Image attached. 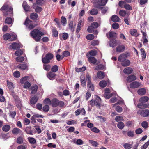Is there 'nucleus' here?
Segmentation results:
<instances>
[{"mask_svg":"<svg viewBox=\"0 0 149 149\" xmlns=\"http://www.w3.org/2000/svg\"><path fill=\"white\" fill-rule=\"evenodd\" d=\"M10 46L14 50L17 49L22 47V45L16 42L13 43Z\"/></svg>","mask_w":149,"mask_h":149,"instance_id":"obj_9","label":"nucleus"},{"mask_svg":"<svg viewBox=\"0 0 149 149\" xmlns=\"http://www.w3.org/2000/svg\"><path fill=\"white\" fill-rule=\"evenodd\" d=\"M98 26V24L97 22H94L91 24V25L88 27L87 31L89 33H91L94 29L97 28Z\"/></svg>","mask_w":149,"mask_h":149,"instance_id":"obj_7","label":"nucleus"},{"mask_svg":"<svg viewBox=\"0 0 149 149\" xmlns=\"http://www.w3.org/2000/svg\"><path fill=\"white\" fill-rule=\"evenodd\" d=\"M96 99L95 100V103L96 106L100 107L101 102V99L98 96H96Z\"/></svg>","mask_w":149,"mask_h":149,"instance_id":"obj_16","label":"nucleus"},{"mask_svg":"<svg viewBox=\"0 0 149 149\" xmlns=\"http://www.w3.org/2000/svg\"><path fill=\"white\" fill-rule=\"evenodd\" d=\"M59 100L56 98H54L51 100V105L53 107H57Z\"/></svg>","mask_w":149,"mask_h":149,"instance_id":"obj_14","label":"nucleus"},{"mask_svg":"<svg viewBox=\"0 0 149 149\" xmlns=\"http://www.w3.org/2000/svg\"><path fill=\"white\" fill-rule=\"evenodd\" d=\"M75 115L78 116L81 114L82 115H85L86 111L84 108L79 109L77 110L75 112Z\"/></svg>","mask_w":149,"mask_h":149,"instance_id":"obj_12","label":"nucleus"},{"mask_svg":"<svg viewBox=\"0 0 149 149\" xmlns=\"http://www.w3.org/2000/svg\"><path fill=\"white\" fill-rule=\"evenodd\" d=\"M127 57V54L125 53L122 54L119 56L118 58V61L121 62L126 60Z\"/></svg>","mask_w":149,"mask_h":149,"instance_id":"obj_8","label":"nucleus"},{"mask_svg":"<svg viewBox=\"0 0 149 149\" xmlns=\"http://www.w3.org/2000/svg\"><path fill=\"white\" fill-rule=\"evenodd\" d=\"M98 13V12L97 9H92L90 11V13L92 15H97Z\"/></svg>","mask_w":149,"mask_h":149,"instance_id":"obj_48","label":"nucleus"},{"mask_svg":"<svg viewBox=\"0 0 149 149\" xmlns=\"http://www.w3.org/2000/svg\"><path fill=\"white\" fill-rule=\"evenodd\" d=\"M89 142L92 145L95 147H97L98 146V144L96 141H95L92 140H89Z\"/></svg>","mask_w":149,"mask_h":149,"instance_id":"obj_41","label":"nucleus"},{"mask_svg":"<svg viewBox=\"0 0 149 149\" xmlns=\"http://www.w3.org/2000/svg\"><path fill=\"white\" fill-rule=\"evenodd\" d=\"M99 85L100 87L104 88L106 86L107 83L106 81L103 80L100 81L99 83Z\"/></svg>","mask_w":149,"mask_h":149,"instance_id":"obj_38","label":"nucleus"},{"mask_svg":"<svg viewBox=\"0 0 149 149\" xmlns=\"http://www.w3.org/2000/svg\"><path fill=\"white\" fill-rule=\"evenodd\" d=\"M146 92V90L145 88H142L138 90L137 93L139 95H143L145 94Z\"/></svg>","mask_w":149,"mask_h":149,"instance_id":"obj_23","label":"nucleus"},{"mask_svg":"<svg viewBox=\"0 0 149 149\" xmlns=\"http://www.w3.org/2000/svg\"><path fill=\"white\" fill-rule=\"evenodd\" d=\"M88 60L91 63L94 64L97 62V60L93 57L90 56L88 58Z\"/></svg>","mask_w":149,"mask_h":149,"instance_id":"obj_35","label":"nucleus"},{"mask_svg":"<svg viewBox=\"0 0 149 149\" xmlns=\"http://www.w3.org/2000/svg\"><path fill=\"white\" fill-rule=\"evenodd\" d=\"M145 104H144V103H142V102H141V103H139L137 105V107L138 108H140V109H145V107H145V105H144Z\"/></svg>","mask_w":149,"mask_h":149,"instance_id":"obj_51","label":"nucleus"},{"mask_svg":"<svg viewBox=\"0 0 149 149\" xmlns=\"http://www.w3.org/2000/svg\"><path fill=\"white\" fill-rule=\"evenodd\" d=\"M23 138L21 136L17 138V142L19 144H22L23 142Z\"/></svg>","mask_w":149,"mask_h":149,"instance_id":"obj_47","label":"nucleus"},{"mask_svg":"<svg viewBox=\"0 0 149 149\" xmlns=\"http://www.w3.org/2000/svg\"><path fill=\"white\" fill-rule=\"evenodd\" d=\"M38 88V86L36 85L32 86L31 88L32 91L31 93L33 94L37 92Z\"/></svg>","mask_w":149,"mask_h":149,"instance_id":"obj_33","label":"nucleus"},{"mask_svg":"<svg viewBox=\"0 0 149 149\" xmlns=\"http://www.w3.org/2000/svg\"><path fill=\"white\" fill-rule=\"evenodd\" d=\"M13 8L10 6L5 4L2 6L0 10H4L3 15L6 17L8 15L10 16L13 15Z\"/></svg>","mask_w":149,"mask_h":149,"instance_id":"obj_2","label":"nucleus"},{"mask_svg":"<svg viewBox=\"0 0 149 149\" xmlns=\"http://www.w3.org/2000/svg\"><path fill=\"white\" fill-rule=\"evenodd\" d=\"M29 143L32 144H34L36 143V141L35 139L33 137H29L28 138Z\"/></svg>","mask_w":149,"mask_h":149,"instance_id":"obj_36","label":"nucleus"},{"mask_svg":"<svg viewBox=\"0 0 149 149\" xmlns=\"http://www.w3.org/2000/svg\"><path fill=\"white\" fill-rule=\"evenodd\" d=\"M38 99V97L35 96L33 97L30 100V103L32 104H34L37 102Z\"/></svg>","mask_w":149,"mask_h":149,"instance_id":"obj_20","label":"nucleus"},{"mask_svg":"<svg viewBox=\"0 0 149 149\" xmlns=\"http://www.w3.org/2000/svg\"><path fill=\"white\" fill-rule=\"evenodd\" d=\"M22 6L25 11H27L29 10L30 7L28 5L26 1H24L23 2Z\"/></svg>","mask_w":149,"mask_h":149,"instance_id":"obj_24","label":"nucleus"},{"mask_svg":"<svg viewBox=\"0 0 149 149\" xmlns=\"http://www.w3.org/2000/svg\"><path fill=\"white\" fill-rule=\"evenodd\" d=\"M141 56L142 57V59H144L146 57V55L145 51L143 49H141Z\"/></svg>","mask_w":149,"mask_h":149,"instance_id":"obj_56","label":"nucleus"},{"mask_svg":"<svg viewBox=\"0 0 149 149\" xmlns=\"http://www.w3.org/2000/svg\"><path fill=\"white\" fill-rule=\"evenodd\" d=\"M32 21L30 20L28 18H26L24 24L27 27V28L29 30L32 29L34 28L36 25L34 24H33L32 23Z\"/></svg>","mask_w":149,"mask_h":149,"instance_id":"obj_5","label":"nucleus"},{"mask_svg":"<svg viewBox=\"0 0 149 149\" xmlns=\"http://www.w3.org/2000/svg\"><path fill=\"white\" fill-rule=\"evenodd\" d=\"M109 44L110 47L114 48L116 47L117 45V41L115 40H111L109 42Z\"/></svg>","mask_w":149,"mask_h":149,"instance_id":"obj_13","label":"nucleus"},{"mask_svg":"<svg viewBox=\"0 0 149 149\" xmlns=\"http://www.w3.org/2000/svg\"><path fill=\"white\" fill-rule=\"evenodd\" d=\"M108 0H98L94 3V7L96 8H101V6H104L107 3Z\"/></svg>","mask_w":149,"mask_h":149,"instance_id":"obj_4","label":"nucleus"},{"mask_svg":"<svg viewBox=\"0 0 149 149\" xmlns=\"http://www.w3.org/2000/svg\"><path fill=\"white\" fill-rule=\"evenodd\" d=\"M23 53V51L21 49H18L15 53V54L16 56L21 55Z\"/></svg>","mask_w":149,"mask_h":149,"instance_id":"obj_58","label":"nucleus"},{"mask_svg":"<svg viewBox=\"0 0 149 149\" xmlns=\"http://www.w3.org/2000/svg\"><path fill=\"white\" fill-rule=\"evenodd\" d=\"M125 48V47L123 45H120L118 46L116 48L117 52H121L124 51Z\"/></svg>","mask_w":149,"mask_h":149,"instance_id":"obj_15","label":"nucleus"},{"mask_svg":"<svg viewBox=\"0 0 149 149\" xmlns=\"http://www.w3.org/2000/svg\"><path fill=\"white\" fill-rule=\"evenodd\" d=\"M149 145V140L141 147V149H146Z\"/></svg>","mask_w":149,"mask_h":149,"instance_id":"obj_64","label":"nucleus"},{"mask_svg":"<svg viewBox=\"0 0 149 149\" xmlns=\"http://www.w3.org/2000/svg\"><path fill=\"white\" fill-rule=\"evenodd\" d=\"M13 20L11 18L7 17L6 19L5 22L6 23L9 24H11Z\"/></svg>","mask_w":149,"mask_h":149,"instance_id":"obj_40","label":"nucleus"},{"mask_svg":"<svg viewBox=\"0 0 149 149\" xmlns=\"http://www.w3.org/2000/svg\"><path fill=\"white\" fill-rule=\"evenodd\" d=\"M141 84L137 81H134L131 83L130 84V87L132 88H138Z\"/></svg>","mask_w":149,"mask_h":149,"instance_id":"obj_10","label":"nucleus"},{"mask_svg":"<svg viewBox=\"0 0 149 149\" xmlns=\"http://www.w3.org/2000/svg\"><path fill=\"white\" fill-rule=\"evenodd\" d=\"M149 100V98L147 96H143L140 98L139 101L142 103H146Z\"/></svg>","mask_w":149,"mask_h":149,"instance_id":"obj_25","label":"nucleus"},{"mask_svg":"<svg viewBox=\"0 0 149 149\" xmlns=\"http://www.w3.org/2000/svg\"><path fill=\"white\" fill-rule=\"evenodd\" d=\"M81 81L82 86L84 87L86 85V81L85 78L83 76L81 77Z\"/></svg>","mask_w":149,"mask_h":149,"instance_id":"obj_45","label":"nucleus"},{"mask_svg":"<svg viewBox=\"0 0 149 149\" xmlns=\"http://www.w3.org/2000/svg\"><path fill=\"white\" fill-rule=\"evenodd\" d=\"M112 27L114 29H116L119 28V25L118 23L114 22L112 24Z\"/></svg>","mask_w":149,"mask_h":149,"instance_id":"obj_60","label":"nucleus"},{"mask_svg":"<svg viewBox=\"0 0 149 149\" xmlns=\"http://www.w3.org/2000/svg\"><path fill=\"white\" fill-rule=\"evenodd\" d=\"M30 35L36 41L38 42L40 41L41 37L44 35V33L38 29H35L31 31Z\"/></svg>","mask_w":149,"mask_h":149,"instance_id":"obj_1","label":"nucleus"},{"mask_svg":"<svg viewBox=\"0 0 149 149\" xmlns=\"http://www.w3.org/2000/svg\"><path fill=\"white\" fill-rule=\"evenodd\" d=\"M56 74H55L52 72H49L47 75L48 78L50 79L54 78Z\"/></svg>","mask_w":149,"mask_h":149,"instance_id":"obj_39","label":"nucleus"},{"mask_svg":"<svg viewBox=\"0 0 149 149\" xmlns=\"http://www.w3.org/2000/svg\"><path fill=\"white\" fill-rule=\"evenodd\" d=\"M58 69V67L56 65H54L51 68V71L54 72H57Z\"/></svg>","mask_w":149,"mask_h":149,"instance_id":"obj_49","label":"nucleus"},{"mask_svg":"<svg viewBox=\"0 0 149 149\" xmlns=\"http://www.w3.org/2000/svg\"><path fill=\"white\" fill-rule=\"evenodd\" d=\"M17 67L22 70H25L27 68L28 66L26 64H21L19 65Z\"/></svg>","mask_w":149,"mask_h":149,"instance_id":"obj_22","label":"nucleus"},{"mask_svg":"<svg viewBox=\"0 0 149 149\" xmlns=\"http://www.w3.org/2000/svg\"><path fill=\"white\" fill-rule=\"evenodd\" d=\"M121 62V65L124 67L128 66L130 65V61L128 59H127Z\"/></svg>","mask_w":149,"mask_h":149,"instance_id":"obj_18","label":"nucleus"},{"mask_svg":"<svg viewBox=\"0 0 149 149\" xmlns=\"http://www.w3.org/2000/svg\"><path fill=\"white\" fill-rule=\"evenodd\" d=\"M53 58V55L51 53H47L45 56L42 58V61L45 64L49 63L50 62V60Z\"/></svg>","mask_w":149,"mask_h":149,"instance_id":"obj_3","label":"nucleus"},{"mask_svg":"<svg viewBox=\"0 0 149 149\" xmlns=\"http://www.w3.org/2000/svg\"><path fill=\"white\" fill-rule=\"evenodd\" d=\"M61 22L65 26L66 23V19L63 16H62L61 17Z\"/></svg>","mask_w":149,"mask_h":149,"instance_id":"obj_55","label":"nucleus"},{"mask_svg":"<svg viewBox=\"0 0 149 149\" xmlns=\"http://www.w3.org/2000/svg\"><path fill=\"white\" fill-rule=\"evenodd\" d=\"M62 55L63 58L64 57L68 56L70 55V53L68 51H65L63 52Z\"/></svg>","mask_w":149,"mask_h":149,"instance_id":"obj_50","label":"nucleus"},{"mask_svg":"<svg viewBox=\"0 0 149 149\" xmlns=\"http://www.w3.org/2000/svg\"><path fill=\"white\" fill-rule=\"evenodd\" d=\"M7 85L10 90L11 91L12 93H14L13 90L14 88V86L13 83L10 82H8Z\"/></svg>","mask_w":149,"mask_h":149,"instance_id":"obj_26","label":"nucleus"},{"mask_svg":"<svg viewBox=\"0 0 149 149\" xmlns=\"http://www.w3.org/2000/svg\"><path fill=\"white\" fill-rule=\"evenodd\" d=\"M97 77L100 79H102L104 77V74L102 71H99L97 73Z\"/></svg>","mask_w":149,"mask_h":149,"instance_id":"obj_32","label":"nucleus"},{"mask_svg":"<svg viewBox=\"0 0 149 149\" xmlns=\"http://www.w3.org/2000/svg\"><path fill=\"white\" fill-rule=\"evenodd\" d=\"M21 130L19 128H15L12 130V133L14 134H17L21 132Z\"/></svg>","mask_w":149,"mask_h":149,"instance_id":"obj_28","label":"nucleus"},{"mask_svg":"<svg viewBox=\"0 0 149 149\" xmlns=\"http://www.w3.org/2000/svg\"><path fill=\"white\" fill-rule=\"evenodd\" d=\"M15 103L16 106L18 108H20L21 107V102L20 101L19 98L17 97L16 99H15Z\"/></svg>","mask_w":149,"mask_h":149,"instance_id":"obj_30","label":"nucleus"},{"mask_svg":"<svg viewBox=\"0 0 149 149\" xmlns=\"http://www.w3.org/2000/svg\"><path fill=\"white\" fill-rule=\"evenodd\" d=\"M118 127L120 129H123L125 126L124 123L122 122H119L117 123Z\"/></svg>","mask_w":149,"mask_h":149,"instance_id":"obj_37","label":"nucleus"},{"mask_svg":"<svg viewBox=\"0 0 149 149\" xmlns=\"http://www.w3.org/2000/svg\"><path fill=\"white\" fill-rule=\"evenodd\" d=\"M124 8L128 10H132V7L130 5L128 4H125Z\"/></svg>","mask_w":149,"mask_h":149,"instance_id":"obj_57","label":"nucleus"},{"mask_svg":"<svg viewBox=\"0 0 149 149\" xmlns=\"http://www.w3.org/2000/svg\"><path fill=\"white\" fill-rule=\"evenodd\" d=\"M31 84L29 82H25L24 85V88H29L31 86Z\"/></svg>","mask_w":149,"mask_h":149,"instance_id":"obj_63","label":"nucleus"},{"mask_svg":"<svg viewBox=\"0 0 149 149\" xmlns=\"http://www.w3.org/2000/svg\"><path fill=\"white\" fill-rule=\"evenodd\" d=\"M136 77L134 75H130L127 78V82H130L136 80Z\"/></svg>","mask_w":149,"mask_h":149,"instance_id":"obj_17","label":"nucleus"},{"mask_svg":"<svg viewBox=\"0 0 149 149\" xmlns=\"http://www.w3.org/2000/svg\"><path fill=\"white\" fill-rule=\"evenodd\" d=\"M49 109V106L47 105H45L42 108V109L43 111L45 112H48Z\"/></svg>","mask_w":149,"mask_h":149,"instance_id":"obj_59","label":"nucleus"},{"mask_svg":"<svg viewBox=\"0 0 149 149\" xmlns=\"http://www.w3.org/2000/svg\"><path fill=\"white\" fill-rule=\"evenodd\" d=\"M13 36L14 37V39H15V36L13 35L12 34L6 33L3 35V38L5 40H6L10 39H12V37Z\"/></svg>","mask_w":149,"mask_h":149,"instance_id":"obj_11","label":"nucleus"},{"mask_svg":"<svg viewBox=\"0 0 149 149\" xmlns=\"http://www.w3.org/2000/svg\"><path fill=\"white\" fill-rule=\"evenodd\" d=\"M11 128L10 125H3L2 127V130L3 131L7 132L9 131Z\"/></svg>","mask_w":149,"mask_h":149,"instance_id":"obj_27","label":"nucleus"},{"mask_svg":"<svg viewBox=\"0 0 149 149\" xmlns=\"http://www.w3.org/2000/svg\"><path fill=\"white\" fill-rule=\"evenodd\" d=\"M119 14L120 16L124 17L125 16L126 13L125 10H122L119 11Z\"/></svg>","mask_w":149,"mask_h":149,"instance_id":"obj_53","label":"nucleus"},{"mask_svg":"<svg viewBox=\"0 0 149 149\" xmlns=\"http://www.w3.org/2000/svg\"><path fill=\"white\" fill-rule=\"evenodd\" d=\"M111 19L112 21L114 22H118L120 20L119 17L116 15H113L111 17Z\"/></svg>","mask_w":149,"mask_h":149,"instance_id":"obj_29","label":"nucleus"},{"mask_svg":"<svg viewBox=\"0 0 149 149\" xmlns=\"http://www.w3.org/2000/svg\"><path fill=\"white\" fill-rule=\"evenodd\" d=\"M137 113L142 117H147L149 116V110L140 109L138 111Z\"/></svg>","mask_w":149,"mask_h":149,"instance_id":"obj_6","label":"nucleus"},{"mask_svg":"<svg viewBox=\"0 0 149 149\" xmlns=\"http://www.w3.org/2000/svg\"><path fill=\"white\" fill-rule=\"evenodd\" d=\"M87 87L89 89H91L92 91L94 90V86L91 82H88L87 84Z\"/></svg>","mask_w":149,"mask_h":149,"instance_id":"obj_42","label":"nucleus"},{"mask_svg":"<svg viewBox=\"0 0 149 149\" xmlns=\"http://www.w3.org/2000/svg\"><path fill=\"white\" fill-rule=\"evenodd\" d=\"M89 53L91 56H95L97 54V52L95 50H92L90 51Z\"/></svg>","mask_w":149,"mask_h":149,"instance_id":"obj_54","label":"nucleus"},{"mask_svg":"<svg viewBox=\"0 0 149 149\" xmlns=\"http://www.w3.org/2000/svg\"><path fill=\"white\" fill-rule=\"evenodd\" d=\"M132 71V68L130 67L125 68L123 70L124 72L126 74H129L131 73Z\"/></svg>","mask_w":149,"mask_h":149,"instance_id":"obj_21","label":"nucleus"},{"mask_svg":"<svg viewBox=\"0 0 149 149\" xmlns=\"http://www.w3.org/2000/svg\"><path fill=\"white\" fill-rule=\"evenodd\" d=\"M86 38L88 40H91L94 38V36L92 34H90L87 35L86 36Z\"/></svg>","mask_w":149,"mask_h":149,"instance_id":"obj_52","label":"nucleus"},{"mask_svg":"<svg viewBox=\"0 0 149 149\" xmlns=\"http://www.w3.org/2000/svg\"><path fill=\"white\" fill-rule=\"evenodd\" d=\"M73 22L72 21H71L69 22V29H70L72 32L74 31V27L73 25Z\"/></svg>","mask_w":149,"mask_h":149,"instance_id":"obj_34","label":"nucleus"},{"mask_svg":"<svg viewBox=\"0 0 149 149\" xmlns=\"http://www.w3.org/2000/svg\"><path fill=\"white\" fill-rule=\"evenodd\" d=\"M45 104H48L49 105L51 104V100L48 98L45 99L43 101Z\"/></svg>","mask_w":149,"mask_h":149,"instance_id":"obj_62","label":"nucleus"},{"mask_svg":"<svg viewBox=\"0 0 149 149\" xmlns=\"http://www.w3.org/2000/svg\"><path fill=\"white\" fill-rule=\"evenodd\" d=\"M132 144L125 143L124 144L123 146L125 149H130L132 148Z\"/></svg>","mask_w":149,"mask_h":149,"instance_id":"obj_46","label":"nucleus"},{"mask_svg":"<svg viewBox=\"0 0 149 149\" xmlns=\"http://www.w3.org/2000/svg\"><path fill=\"white\" fill-rule=\"evenodd\" d=\"M31 127H27L25 129L26 132L28 134L33 135L32 131L31 129Z\"/></svg>","mask_w":149,"mask_h":149,"instance_id":"obj_43","label":"nucleus"},{"mask_svg":"<svg viewBox=\"0 0 149 149\" xmlns=\"http://www.w3.org/2000/svg\"><path fill=\"white\" fill-rule=\"evenodd\" d=\"M38 17V14L35 13H32L30 15V18L33 20L37 19Z\"/></svg>","mask_w":149,"mask_h":149,"instance_id":"obj_31","label":"nucleus"},{"mask_svg":"<svg viewBox=\"0 0 149 149\" xmlns=\"http://www.w3.org/2000/svg\"><path fill=\"white\" fill-rule=\"evenodd\" d=\"M104 68V66L102 64H100L97 66L95 68V70H102Z\"/></svg>","mask_w":149,"mask_h":149,"instance_id":"obj_44","label":"nucleus"},{"mask_svg":"<svg viewBox=\"0 0 149 149\" xmlns=\"http://www.w3.org/2000/svg\"><path fill=\"white\" fill-rule=\"evenodd\" d=\"M106 36L108 38H116V33L114 32L111 31L109 32V33H107Z\"/></svg>","mask_w":149,"mask_h":149,"instance_id":"obj_19","label":"nucleus"},{"mask_svg":"<svg viewBox=\"0 0 149 149\" xmlns=\"http://www.w3.org/2000/svg\"><path fill=\"white\" fill-rule=\"evenodd\" d=\"M13 75L15 77L18 78L20 77V73L19 71H16L14 72Z\"/></svg>","mask_w":149,"mask_h":149,"instance_id":"obj_61","label":"nucleus"}]
</instances>
